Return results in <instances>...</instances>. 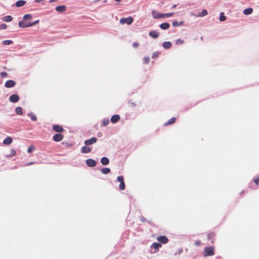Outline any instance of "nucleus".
I'll list each match as a JSON object with an SVG mask.
<instances>
[{"instance_id":"a19ab883","label":"nucleus","mask_w":259,"mask_h":259,"mask_svg":"<svg viewBox=\"0 0 259 259\" xmlns=\"http://www.w3.org/2000/svg\"><path fill=\"white\" fill-rule=\"evenodd\" d=\"M200 241H197L195 242L194 244L196 246H199L200 244Z\"/></svg>"},{"instance_id":"4be33fe9","label":"nucleus","mask_w":259,"mask_h":259,"mask_svg":"<svg viewBox=\"0 0 259 259\" xmlns=\"http://www.w3.org/2000/svg\"><path fill=\"white\" fill-rule=\"evenodd\" d=\"M91 151V149L90 147L87 146H83L81 149V152L83 153H88Z\"/></svg>"},{"instance_id":"bb28decb","label":"nucleus","mask_w":259,"mask_h":259,"mask_svg":"<svg viewBox=\"0 0 259 259\" xmlns=\"http://www.w3.org/2000/svg\"><path fill=\"white\" fill-rule=\"evenodd\" d=\"M220 18L219 20L220 21H224L226 20V17L224 15V13L223 12H221L220 14Z\"/></svg>"},{"instance_id":"473e14b6","label":"nucleus","mask_w":259,"mask_h":259,"mask_svg":"<svg viewBox=\"0 0 259 259\" xmlns=\"http://www.w3.org/2000/svg\"><path fill=\"white\" fill-rule=\"evenodd\" d=\"M35 149V148L33 146H29L27 149V152L28 153L32 152Z\"/></svg>"},{"instance_id":"aec40b11","label":"nucleus","mask_w":259,"mask_h":259,"mask_svg":"<svg viewBox=\"0 0 259 259\" xmlns=\"http://www.w3.org/2000/svg\"><path fill=\"white\" fill-rule=\"evenodd\" d=\"M149 35L154 38H156L158 37L159 34L156 31H152L149 32Z\"/></svg>"},{"instance_id":"0eeeda50","label":"nucleus","mask_w":259,"mask_h":259,"mask_svg":"<svg viewBox=\"0 0 259 259\" xmlns=\"http://www.w3.org/2000/svg\"><path fill=\"white\" fill-rule=\"evenodd\" d=\"M97 141V139L95 137H93L89 140H87L84 141V144L86 145H92L95 143Z\"/></svg>"},{"instance_id":"9d476101","label":"nucleus","mask_w":259,"mask_h":259,"mask_svg":"<svg viewBox=\"0 0 259 259\" xmlns=\"http://www.w3.org/2000/svg\"><path fill=\"white\" fill-rule=\"evenodd\" d=\"M55 9L58 12L63 13L66 10V7L65 6L61 5L56 7Z\"/></svg>"},{"instance_id":"6ab92c4d","label":"nucleus","mask_w":259,"mask_h":259,"mask_svg":"<svg viewBox=\"0 0 259 259\" xmlns=\"http://www.w3.org/2000/svg\"><path fill=\"white\" fill-rule=\"evenodd\" d=\"M253 12V9L251 8H248L245 9L243 11V14L246 15H248L251 14Z\"/></svg>"},{"instance_id":"7c9ffc66","label":"nucleus","mask_w":259,"mask_h":259,"mask_svg":"<svg viewBox=\"0 0 259 259\" xmlns=\"http://www.w3.org/2000/svg\"><path fill=\"white\" fill-rule=\"evenodd\" d=\"M175 121H176V118H174V117L172 118L167 123H165V125H168V124H172V123H174L175 122Z\"/></svg>"},{"instance_id":"b1692460","label":"nucleus","mask_w":259,"mask_h":259,"mask_svg":"<svg viewBox=\"0 0 259 259\" xmlns=\"http://www.w3.org/2000/svg\"><path fill=\"white\" fill-rule=\"evenodd\" d=\"M162 46L165 49H169L171 47V43L169 41H165L163 43Z\"/></svg>"},{"instance_id":"58836bf2","label":"nucleus","mask_w":259,"mask_h":259,"mask_svg":"<svg viewBox=\"0 0 259 259\" xmlns=\"http://www.w3.org/2000/svg\"><path fill=\"white\" fill-rule=\"evenodd\" d=\"M39 23V20H36L34 22H31V24H32V26L36 25V24L38 23Z\"/></svg>"},{"instance_id":"1a4fd4ad","label":"nucleus","mask_w":259,"mask_h":259,"mask_svg":"<svg viewBox=\"0 0 259 259\" xmlns=\"http://www.w3.org/2000/svg\"><path fill=\"white\" fill-rule=\"evenodd\" d=\"M16 82L12 80H9L5 83V87L7 88H12L15 86Z\"/></svg>"},{"instance_id":"412c9836","label":"nucleus","mask_w":259,"mask_h":259,"mask_svg":"<svg viewBox=\"0 0 259 259\" xmlns=\"http://www.w3.org/2000/svg\"><path fill=\"white\" fill-rule=\"evenodd\" d=\"M160 27L163 30L167 29L169 27V24L168 23H163L160 25Z\"/></svg>"},{"instance_id":"20e7f679","label":"nucleus","mask_w":259,"mask_h":259,"mask_svg":"<svg viewBox=\"0 0 259 259\" xmlns=\"http://www.w3.org/2000/svg\"><path fill=\"white\" fill-rule=\"evenodd\" d=\"M213 248L211 247H206L204 249V255H213Z\"/></svg>"},{"instance_id":"c85d7f7f","label":"nucleus","mask_w":259,"mask_h":259,"mask_svg":"<svg viewBox=\"0 0 259 259\" xmlns=\"http://www.w3.org/2000/svg\"><path fill=\"white\" fill-rule=\"evenodd\" d=\"M161 246V244L158 243H154L152 244L151 247L154 248L155 249H158Z\"/></svg>"},{"instance_id":"2f4dec72","label":"nucleus","mask_w":259,"mask_h":259,"mask_svg":"<svg viewBox=\"0 0 259 259\" xmlns=\"http://www.w3.org/2000/svg\"><path fill=\"white\" fill-rule=\"evenodd\" d=\"M3 43L5 45H9L13 44V41L11 40H5L3 41Z\"/></svg>"},{"instance_id":"72a5a7b5","label":"nucleus","mask_w":259,"mask_h":259,"mask_svg":"<svg viewBox=\"0 0 259 259\" xmlns=\"http://www.w3.org/2000/svg\"><path fill=\"white\" fill-rule=\"evenodd\" d=\"M29 116L31 117V119L33 120V121H35L36 120V116L33 115V114L32 113H29Z\"/></svg>"},{"instance_id":"c756f323","label":"nucleus","mask_w":259,"mask_h":259,"mask_svg":"<svg viewBox=\"0 0 259 259\" xmlns=\"http://www.w3.org/2000/svg\"><path fill=\"white\" fill-rule=\"evenodd\" d=\"M183 24V22L182 21L180 22V23H178L177 21H174L172 22V25L173 26L176 27V26L182 25Z\"/></svg>"},{"instance_id":"a878e982","label":"nucleus","mask_w":259,"mask_h":259,"mask_svg":"<svg viewBox=\"0 0 259 259\" xmlns=\"http://www.w3.org/2000/svg\"><path fill=\"white\" fill-rule=\"evenodd\" d=\"M15 112H16V113L18 115H22V113H23V111H22V109L21 107H17L16 109H15Z\"/></svg>"},{"instance_id":"a211bd4d","label":"nucleus","mask_w":259,"mask_h":259,"mask_svg":"<svg viewBox=\"0 0 259 259\" xmlns=\"http://www.w3.org/2000/svg\"><path fill=\"white\" fill-rule=\"evenodd\" d=\"M120 119V117L118 115H114L111 118V121L112 123H115L118 121Z\"/></svg>"},{"instance_id":"ea45409f","label":"nucleus","mask_w":259,"mask_h":259,"mask_svg":"<svg viewBox=\"0 0 259 259\" xmlns=\"http://www.w3.org/2000/svg\"><path fill=\"white\" fill-rule=\"evenodd\" d=\"M109 123V120H104L103 121V124L104 125H106Z\"/></svg>"},{"instance_id":"f03ea898","label":"nucleus","mask_w":259,"mask_h":259,"mask_svg":"<svg viewBox=\"0 0 259 259\" xmlns=\"http://www.w3.org/2000/svg\"><path fill=\"white\" fill-rule=\"evenodd\" d=\"M151 14L154 19H161L171 17L174 15V13H161L156 10H153L151 12Z\"/></svg>"},{"instance_id":"e433bc0d","label":"nucleus","mask_w":259,"mask_h":259,"mask_svg":"<svg viewBox=\"0 0 259 259\" xmlns=\"http://www.w3.org/2000/svg\"><path fill=\"white\" fill-rule=\"evenodd\" d=\"M0 75L2 77H5L7 76L8 74L6 72H2L0 73Z\"/></svg>"},{"instance_id":"dca6fc26","label":"nucleus","mask_w":259,"mask_h":259,"mask_svg":"<svg viewBox=\"0 0 259 259\" xmlns=\"http://www.w3.org/2000/svg\"><path fill=\"white\" fill-rule=\"evenodd\" d=\"M26 4V2L23 0H20L16 3V6L17 7H21L24 6Z\"/></svg>"},{"instance_id":"4c0bfd02","label":"nucleus","mask_w":259,"mask_h":259,"mask_svg":"<svg viewBox=\"0 0 259 259\" xmlns=\"http://www.w3.org/2000/svg\"><path fill=\"white\" fill-rule=\"evenodd\" d=\"M149 60H150V59H149V58H148V57H146V58H145L144 59L143 61H144V63H148L149 62Z\"/></svg>"},{"instance_id":"c03bdc74","label":"nucleus","mask_w":259,"mask_h":259,"mask_svg":"<svg viewBox=\"0 0 259 259\" xmlns=\"http://www.w3.org/2000/svg\"><path fill=\"white\" fill-rule=\"evenodd\" d=\"M258 181H259V178H258V179H255V180H254V183H255L257 184V183H258Z\"/></svg>"},{"instance_id":"4468645a","label":"nucleus","mask_w":259,"mask_h":259,"mask_svg":"<svg viewBox=\"0 0 259 259\" xmlns=\"http://www.w3.org/2000/svg\"><path fill=\"white\" fill-rule=\"evenodd\" d=\"M109 160L106 157H103L101 159V163L104 165H108L109 164Z\"/></svg>"},{"instance_id":"2eb2a0df","label":"nucleus","mask_w":259,"mask_h":259,"mask_svg":"<svg viewBox=\"0 0 259 259\" xmlns=\"http://www.w3.org/2000/svg\"><path fill=\"white\" fill-rule=\"evenodd\" d=\"M157 240L163 243H165L167 242L168 239L165 236H159L157 238Z\"/></svg>"},{"instance_id":"37998d69","label":"nucleus","mask_w":259,"mask_h":259,"mask_svg":"<svg viewBox=\"0 0 259 259\" xmlns=\"http://www.w3.org/2000/svg\"><path fill=\"white\" fill-rule=\"evenodd\" d=\"M158 56V53H154L153 54V55H152V58H154V57H156Z\"/></svg>"},{"instance_id":"f8f14e48","label":"nucleus","mask_w":259,"mask_h":259,"mask_svg":"<svg viewBox=\"0 0 259 259\" xmlns=\"http://www.w3.org/2000/svg\"><path fill=\"white\" fill-rule=\"evenodd\" d=\"M13 140L11 137H7L3 141V144L6 145H8L11 144L12 143Z\"/></svg>"},{"instance_id":"423d86ee","label":"nucleus","mask_w":259,"mask_h":259,"mask_svg":"<svg viewBox=\"0 0 259 259\" xmlns=\"http://www.w3.org/2000/svg\"><path fill=\"white\" fill-rule=\"evenodd\" d=\"M87 164L90 167H94L96 165V161L92 159H88L86 160Z\"/></svg>"},{"instance_id":"9b49d317","label":"nucleus","mask_w":259,"mask_h":259,"mask_svg":"<svg viewBox=\"0 0 259 259\" xmlns=\"http://www.w3.org/2000/svg\"><path fill=\"white\" fill-rule=\"evenodd\" d=\"M208 12L206 9H203L201 12L198 13L196 15L197 17H202L207 15Z\"/></svg>"},{"instance_id":"79ce46f5","label":"nucleus","mask_w":259,"mask_h":259,"mask_svg":"<svg viewBox=\"0 0 259 259\" xmlns=\"http://www.w3.org/2000/svg\"><path fill=\"white\" fill-rule=\"evenodd\" d=\"M133 46L134 47L136 48V47H137L139 46V44L137 42H134L133 44Z\"/></svg>"},{"instance_id":"5701e85b","label":"nucleus","mask_w":259,"mask_h":259,"mask_svg":"<svg viewBox=\"0 0 259 259\" xmlns=\"http://www.w3.org/2000/svg\"><path fill=\"white\" fill-rule=\"evenodd\" d=\"M53 130L56 132H62L63 130V128L59 125H54Z\"/></svg>"},{"instance_id":"c9c22d12","label":"nucleus","mask_w":259,"mask_h":259,"mask_svg":"<svg viewBox=\"0 0 259 259\" xmlns=\"http://www.w3.org/2000/svg\"><path fill=\"white\" fill-rule=\"evenodd\" d=\"M184 42V40L180 39H178L176 40V44H177V45L182 44Z\"/></svg>"},{"instance_id":"a18cd8bd","label":"nucleus","mask_w":259,"mask_h":259,"mask_svg":"<svg viewBox=\"0 0 259 259\" xmlns=\"http://www.w3.org/2000/svg\"><path fill=\"white\" fill-rule=\"evenodd\" d=\"M57 0H50V2L52 3H54L56 1H57Z\"/></svg>"},{"instance_id":"f257e3e1","label":"nucleus","mask_w":259,"mask_h":259,"mask_svg":"<svg viewBox=\"0 0 259 259\" xmlns=\"http://www.w3.org/2000/svg\"><path fill=\"white\" fill-rule=\"evenodd\" d=\"M32 16L31 14H27L23 16L22 20L18 23V25L20 28H26L32 27L31 20Z\"/></svg>"},{"instance_id":"ddd939ff","label":"nucleus","mask_w":259,"mask_h":259,"mask_svg":"<svg viewBox=\"0 0 259 259\" xmlns=\"http://www.w3.org/2000/svg\"><path fill=\"white\" fill-rule=\"evenodd\" d=\"M53 139L56 142H59L63 139V136L61 134H56L53 137Z\"/></svg>"},{"instance_id":"6e6552de","label":"nucleus","mask_w":259,"mask_h":259,"mask_svg":"<svg viewBox=\"0 0 259 259\" xmlns=\"http://www.w3.org/2000/svg\"><path fill=\"white\" fill-rule=\"evenodd\" d=\"M19 97L17 95H12L10 97L9 100L11 102L16 103L19 101Z\"/></svg>"},{"instance_id":"39448f33","label":"nucleus","mask_w":259,"mask_h":259,"mask_svg":"<svg viewBox=\"0 0 259 259\" xmlns=\"http://www.w3.org/2000/svg\"><path fill=\"white\" fill-rule=\"evenodd\" d=\"M117 180L120 182L119 187L121 190L125 189V185L123 181V178L121 176H119L117 178Z\"/></svg>"},{"instance_id":"393cba45","label":"nucleus","mask_w":259,"mask_h":259,"mask_svg":"<svg viewBox=\"0 0 259 259\" xmlns=\"http://www.w3.org/2000/svg\"><path fill=\"white\" fill-rule=\"evenodd\" d=\"M16 154V151L14 149H12L10 150V154H9L8 155H7V157H12L13 156H14Z\"/></svg>"},{"instance_id":"49530a36","label":"nucleus","mask_w":259,"mask_h":259,"mask_svg":"<svg viewBox=\"0 0 259 259\" xmlns=\"http://www.w3.org/2000/svg\"><path fill=\"white\" fill-rule=\"evenodd\" d=\"M115 1L117 2H120V1H121L122 0H114Z\"/></svg>"},{"instance_id":"f3484780","label":"nucleus","mask_w":259,"mask_h":259,"mask_svg":"<svg viewBox=\"0 0 259 259\" xmlns=\"http://www.w3.org/2000/svg\"><path fill=\"white\" fill-rule=\"evenodd\" d=\"M3 20L6 22H11L13 20V17L10 15H7L3 18Z\"/></svg>"},{"instance_id":"7ed1b4c3","label":"nucleus","mask_w":259,"mask_h":259,"mask_svg":"<svg viewBox=\"0 0 259 259\" xmlns=\"http://www.w3.org/2000/svg\"><path fill=\"white\" fill-rule=\"evenodd\" d=\"M133 22V18L132 17L122 18L120 19V23L122 24H131Z\"/></svg>"},{"instance_id":"cd10ccee","label":"nucleus","mask_w":259,"mask_h":259,"mask_svg":"<svg viewBox=\"0 0 259 259\" xmlns=\"http://www.w3.org/2000/svg\"><path fill=\"white\" fill-rule=\"evenodd\" d=\"M101 171L103 174H108L110 172V169L109 168H103L102 169H101Z\"/></svg>"},{"instance_id":"f704fd0d","label":"nucleus","mask_w":259,"mask_h":259,"mask_svg":"<svg viewBox=\"0 0 259 259\" xmlns=\"http://www.w3.org/2000/svg\"><path fill=\"white\" fill-rule=\"evenodd\" d=\"M7 25L6 24H2L0 25V29L2 30H4L7 29Z\"/></svg>"}]
</instances>
